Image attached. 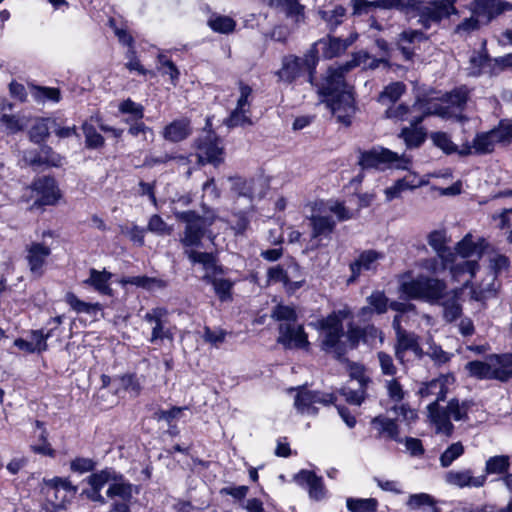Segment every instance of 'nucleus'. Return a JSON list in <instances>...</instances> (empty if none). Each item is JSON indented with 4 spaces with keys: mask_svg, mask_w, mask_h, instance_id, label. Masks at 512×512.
I'll return each mask as SVG.
<instances>
[{
    "mask_svg": "<svg viewBox=\"0 0 512 512\" xmlns=\"http://www.w3.org/2000/svg\"><path fill=\"white\" fill-rule=\"evenodd\" d=\"M366 389L364 386L353 387L349 384L343 387L340 393L349 404L361 405L366 398Z\"/></svg>",
    "mask_w": 512,
    "mask_h": 512,
    "instance_id": "3c124183",
    "label": "nucleus"
},
{
    "mask_svg": "<svg viewBox=\"0 0 512 512\" xmlns=\"http://www.w3.org/2000/svg\"><path fill=\"white\" fill-rule=\"evenodd\" d=\"M358 164L363 170H386L390 168L409 170L411 159L405 154L399 155L387 148L378 146L370 150L360 151Z\"/></svg>",
    "mask_w": 512,
    "mask_h": 512,
    "instance_id": "423d86ee",
    "label": "nucleus"
},
{
    "mask_svg": "<svg viewBox=\"0 0 512 512\" xmlns=\"http://www.w3.org/2000/svg\"><path fill=\"white\" fill-rule=\"evenodd\" d=\"M117 471L112 468H105L96 473H92L87 478L88 484L93 489H102L106 484H111L115 480Z\"/></svg>",
    "mask_w": 512,
    "mask_h": 512,
    "instance_id": "a18cd8bd",
    "label": "nucleus"
},
{
    "mask_svg": "<svg viewBox=\"0 0 512 512\" xmlns=\"http://www.w3.org/2000/svg\"><path fill=\"white\" fill-rule=\"evenodd\" d=\"M320 325L323 331L322 349L340 359L345 353L341 342L344 335L342 319L334 313L323 319Z\"/></svg>",
    "mask_w": 512,
    "mask_h": 512,
    "instance_id": "6e6552de",
    "label": "nucleus"
},
{
    "mask_svg": "<svg viewBox=\"0 0 512 512\" xmlns=\"http://www.w3.org/2000/svg\"><path fill=\"white\" fill-rule=\"evenodd\" d=\"M465 453V446L461 441L453 442L440 454L439 463L442 468L450 467Z\"/></svg>",
    "mask_w": 512,
    "mask_h": 512,
    "instance_id": "a19ab883",
    "label": "nucleus"
},
{
    "mask_svg": "<svg viewBox=\"0 0 512 512\" xmlns=\"http://www.w3.org/2000/svg\"><path fill=\"white\" fill-rule=\"evenodd\" d=\"M112 273L105 269L99 271L95 268L89 270V277L83 281V284L92 287L96 292L105 296H113L110 280Z\"/></svg>",
    "mask_w": 512,
    "mask_h": 512,
    "instance_id": "a878e982",
    "label": "nucleus"
},
{
    "mask_svg": "<svg viewBox=\"0 0 512 512\" xmlns=\"http://www.w3.org/2000/svg\"><path fill=\"white\" fill-rule=\"evenodd\" d=\"M441 300L443 318L446 322L451 323L460 318L462 307L459 303L458 290H451L450 292L445 291L444 297Z\"/></svg>",
    "mask_w": 512,
    "mask_h": 512,
    "instance_id": "2f4dec72",
    "label": "nucleus"
},
{
    "mask_svg": "<svg viewBox=\"0 0 512 512\" xmlns=\"http://www.w3.org/2000/svg\"><path fill=\"white\" fill-rule=\"evenodd\" d=\"M446 288L444 281L423 275L403 281L400 287L408 298L421 299L429 303H439Z\"/></svg>",
    "mask_w": 512,
    "mask_h": 512,
    "instance_id": "0eeeda50",
    "label": "nucleus"
},
{
    "mask_svg": "<svg viewBox=\"0 0 512 512\" xmlns=\"http://www.w3.org/2000/svg\"><path fill=\"white\" fill-rule=\"evenodd\" d=\"M231 181V193L235 198H245L251 205L253 199L256 196V184L255 179H244L241 177L230 178Z\"/></svg>",
    "mask_w": 512,
    "mask_h": 512,
    "instance_id": "72a5a7b5",
    "label": "nucleus"
},
{
    "mask_svg": "<svg viewBox=\"0 0 512 512\" xmlns=\"http://www.w3.org/2000/svg\"><path fill=\"white\" fill-rule=\"evenodd\" d=\"M346 506L350 512H376L378 501L375 498H347Z\"/></svg>",
    "mask_w": 512,
    "mask_h": 512,
    "instance_id": "c03bdc74",
    "label": "nucleus"
},
{
    "mask_svg": "<svg viewBox=\"0 0 512 512\" xmlns=\"http://www.w3.org/2000/svg\"><path fill=\"white\" fill-rule=\"evenodd\" d=\"M433 143L446 154L457 152V146L451 141L450 137L444 132H436L431 135Z\"/></svg>",
    "mask_w": 512,
    "mask_h": 512,
    "instance_id": "0e129e2a",
    "label": "nucleus"
},
{
    "mask_svg": "<svg viewBox=\"0 0 512 512\" xmlns=\"http://www.w3.org/2000/svg\"><path fill=\"white\" fill-rule=\"evenodd\" d=\"M395 356L401 364L407 361L406 353H413L416 359H421L424 356V351L420 346L419 337L412 332H399L396 336V343L394 346Z\"/></svg>",
    "mask_w": 512,
    "mask_h": 512,
    "instance_id": "a211bd4d",
    "label": "nucleus"
},
{
    "mask_svg": "<svg viewBox=\"0 0 512 512\" xmlns=\"http://www.w3.org/2000/svg\"><path fill=\"white\" fill-rule=\"evenodd\" d=\"M290 390L296 391L294 407L301 414L316 415L318 412L316 404L329 405L335 399L333 394L312 391L303 386L291 388Z\"/></svg>",
    "mask_w": 512,
    "mask_h": 512,
    "instance_id": "9d476101",
    "label": "nucleus"
},
{
    "mask_svg": "<svg viewBox=\"0 0 512 512\" xmlns=\"http://www.w3.org/2000/svg\"><path fill=\"white\" fill-rule=\"evenodd\" d=\"M119 112L131 115L130 120H141L144 117V107L131 100H123L118 106Z\"/></svg>",
    "mask_w": 512,
    "mask_h": 512,
    "instance_id": "052dcab7",
    "label": "nucleus"
},
{
    "mask_svg": "<svg viewBox=\"0 0 512 512\" xmlns=\"http://www.w3.org/2000/svg\"><path fill=\"white\" fill-rule=\"evenodd\" d=\"M414 111L417 115H413L411 123L420 124L426 116L437 115L442 118L450 116L449 107L444 105V100L438 102L435 100H418L414 103Z\"/></svg>",
    "mask_w": 512,
    "mask_h": 512,
    "instance_id": "5701e85b",
    "label": "nucleus"
},
{
    "mask_svg": "<svg viewBox=\"0 0 512 512\" xmlns=\"http://www.w3.org/2000/svg\"><path fill=\"white\" fill-rule=\"evenodd\" d=\"M491 367L492 366L489 363L480 360H474L466 363L465 370L471 377L480 380H490Z\"/></svg>",
    "mask_w": 512,
    "mask_h": 512,
    "instance_id": "09e8293b",
    "label": "nucleus"
},
{
    "mask_svg": "<svg viewBox=\"0 0 512 512\" xmlns=\"http://www.w3.org/2000/svg\"><path fill=\"white\" fill-rule=\"evenodd\" d=\"M455 2L456 0H434L421 4L418 7V22L425 29L439 24L442 19L456 12Z\"/></svg>",
    "mask_w": 512,
    "mask_h": 512,
    "instance_id": "1a4fd4ad",
    "label": "nucleus"
},
{
    "mask_svg": "<svg viewBox=\"0 0 512 512\" xmlns=\"http://www.w3.org/2000/svg\"><path fill=\"white\" fill-rule=\"evenodd\" d=\"M346 10L342 6H335L330 10L320 11L321 18L329 25L331 29L336 28L343 22Z\"/></svg>",
    "mask_w": 512,
    "mask_h": 512,
    "instance_id": "4d7b16f0",
    "label": "nucleus"
},
{
    "mask_svg": "<svg viewBox=\"0 0 512 512\" xmlns=\"http://www.w3.org/2000/svg\"><path fill=\"white\" fill-rule=\"evenodd\" d=\"M30 450L33 453L41 456H47L51 458H54L56 456L55 449H53L50 442L48 441L47 429H43V431L40 432L37 441L30 445Z\"/></svg>",
    "mask_w": 512,
    "mask_h": 512,
    "instance_id": "49530a36",
    "label": "nucleus"
},
{
    "mask_svg": "<svg viewBox=\"0 0 512 512\" xmlns=\"http://www.w3.org/2000/svg\"><path fill=\"white\" fill-rule=\"evenodd\" d=\"M64 300L76 313L96 315L102 310L101 304L82 301L72 292H67Z\"/></svg>",
    "mask_w": 512,
    "mask_h": 512,
    "instance_id": "ea45409f",
    "label": "nucleus"
},
{
    "mask_svg": "<svg viewBox=\"0 0 512 512\" xmlns=\"http://www.w3.org/2000/svg\"><path fill=\"white\" fill-rule=\"evenodd\" d=\"M120 387L131 396L137 397L142 390L140 378L135 374H125L118 378Z\"/></svg>",
    "mask_w": 512,
    "mask_h": 512,
    "instance_id": "603ef678",
    "label": "nucleus"
},
{
    "mask_svg": "<svg viewBox=\"0 0 512 512\" xmlns=\"http://www.w3.org/2000/svg\"><path fill=\"white\" fill-rule=\"evenodd\" d=\"M372 425L378 430L379 434H385L388 438L402 443L399 437V428L393 419L385 416H377L371 421Z\"/></svg>",
    "mask_w": 512,
    "mask_h": 512,
    "instance_id": "58836bf2",
    "label": "nucleus"
},
{
    "mask_svg": "<svg viewBox=\"0 0 512 512\" xmlns=\"http://www.w3.org/2000/svg\"><path fill=\"white\" fill-rule=\"evenodd\" d=\"M413 115H417V111H414V104L411 107L399 104L397 106H391L386 110L387 118L408 121L409 123H411Z\"/></svg>",
    "mask_w": 512,
    "mask_h": 512,
    "instance_id": "864d4df0",
    "label": "nucleus"
},
{
    "mask_svg": "<svg viewBox=\"0 0 512 512\" xmlns=\"http://www.w3.org/2000/svg\"><path fill=\"white\" fill-rule=\"evenodd\" d=\"M271 316L280 322L278 343L286 349H309L310 343L303 326L296 324L298 316L294 307L278 304L273 308Z\"/></svg>",
    "mask_w": 512,
    "mask_h": 512,
    "instance_id": "f03ea898",
    "label": "nucleus"
},
{
    "mask_svg": "<svg viewBox=\"0 0 512 512\" xmlns=\"http://www.w3.org/2000/svg\"><path fill=\"white\" fill-rule=\"evenodd\" d=\"M384 255L375 250H365L350 264L351 277L348 283L354 282L363 272L376 271L379 261Z\"/></svg>",
    "mask_w": 512,
    "mask_h": 512,
    "instance_id": "aec40b11",
    "label": "nucleus"
},
{
    "mask_svg": "<svg viewBox=\"0 0 512 512\" xmlns=\"http://www.w3.org/2000/svg\"><path fill=\"white\" fill-rule=\"evenodd\" d=\"M186 254L192 263L202 265L205 271L203 279L206 282L219 274H223V269L217 264L216 258L213 254L194 250L186 251Z\"/></svg>",
    "mask_w": 512,
    "mask_h": 512,
    "instance_id": "393cba45",
    "label": "nucleus"
},
{
    "mask_svg": "<svg viewBox=\"0 0 512 512\" xmlns=\"http://www.w3.org/2000/svg\"><path fill=\"white\" fill-rule=\"evenodd\" d=\"M405 90V85L401 82L391 83L380 93L378 101L384 105L396 102Z\"/></svg>",
    "mask_w": 512,
    "mask_h": 512,
    "instance_id": "de8ad7c7",
    "label": "nucleus"
},
{
    "mask_svg": "<svg viewBox=\"0 0 512 512\" xmlns=\"http://www.w3.org/2000/svg\"><path fill=\"white\" fill-rule=\"evenodd\" d=\"M208 26L214 32L229 34L235 30L236 22L229 16L213 15L208 20Z\"/></svg>",
    "mask_w": 512,
    "mask_h": 512,
    "instance_id": "37998d69",
    "label": "nucleus"
},
{
    "mask_svg": "<svg viewBox=\"0 0 512 512\" xmlns=\"http://www.w3.org/2000/svg\"><path fill=\"white\" fill-rule=\"evenodd\" d=\"M177 218L186 223L181 243L186 247H197L205 233V220L194 211H183L176 214Z\"/></svg>",
    "mask_w": 512,
    "mask_h": 512,
    "instance_id": "ddd939ff",
    "label": "nucleus"
},
{
    "mask_svg": "<svg viewBox=\"0 0 512 512\" xmlns=\"http://www.w3.org/2000/svg\"><path fill=\"white\" fill-rule=\"evenodd\" d=\"M168 311L162 307H156L144 315V320L152 325V333L149 341L155 343L158 340L173 339V334L166 325Z\"/></svg>",
    "mask_w": 512,
    "mask_h": 512,
    "instance_id": "f3484780",
    "label": "nucleus"
},
{
    "mask_svg": "<svg viewBox=\"0 0 512 512\" xmlns=\"http://www.w3.org/2000/svg\"><path fill=\"white\" fill-rule=\"evenodd\" d=\"M318 62L319 49H316V45H311L303 57L296 55L283 57L282 67L277 74L281 80L288 83L297 78L306 77L307 81L313 85Z\"/></svg>",
    "mask_w": 512,
    "mask_h": 512,
    "instance_id": "20e7f679",
    "label": "nucleus"
},
{
    "mask_svg": "<svg viewBox=\"0 0 512 512\" xmlns=\"http://www.w3.org/2000/svg\"><path fill=\"white\" fill-rule=\"evenodd\" d=\"M267 276L269 281L282 283L291 293L300 289L305 283L302 270L295 262L289 263L286 268L280 265L273 266L268 269Z\"/></svg>",
    "mask_w": 512,
    "mask_h": 512,
    "instance_id": "9b49d317",
    "label": "nucleus"
},
{
    "mask_svg": "<svg viewBox=\"0 0 512 512\" xmlns=\"http://www.w3.org/2000/svg\"><path fill=\"white\" fill-rule=\"evenodd\" d=\"M196 149L199 164L211 163L217 166L223 161V149L220 146V140L211 131L205 132L196 140Z\"/></svg>",
    "mask_w": 512,
    "mask_h": 512,
    "instance_id": "f8f14e48",
    "label": "nucleus"
},
{
    "mask_svg": "<svg viewBox=\"0 0 512 512\" xmlns=\"http://www.w3.org/2000/svg\"><path fill=\"white\" fill-rule=\"evenodd\" d=\"M353 43V39H340L336 37H329L321 39L312 45L321 46L323 57L331 59L344 53L346 49Z\"/></svg>",
    "mask_w": 512,
    "mask_h": 512,
    "instance_id": "c756f323",
    "label": "nucleus"
},
{
    "mask_svg": "<svg viewBox=\"0 0 512 512\" xmlns=\"http://www.w3.org/2000/svg\"><path fill=\"white\" fill-rule=\"evenodd\" d=\"M278 4L288 17L294 18L295 22H300L303 19L304 7L297 0H278Z\"/></svg>",
    "mask_w": 512,
    "mask_h": 512,
    "instance_id": "680f3d73",
    "label": "nucleus"
},
{
    "mask_svg": "<svg viewBox=\"0 0 512 512\" xmlns=\"http://www.w3.org/2000/svg\"><path fill=\"white\" fill-rule=\"evenodd\" d=\"M493 60L490 59L485 54H477L471 57L470 63L475 69L472 73L475 75H479L481 73H490L494 74V66L492 67Z\"/></svg>",
    "mask_w": 512,
    "mask_h": 512,
    "instance_id": "13d9d810",
    "label": "nucleus"
},
{
    "mask_svg": "<svg viewBox=\"0 0 512 512\" xmlns=\"http://www.w3.org/2000/svg\"><path fill=\"white\" fill-rule=\"evenodd\" d=\"M452 380L453 378L451 376H441L429 382L422 383L418 390V394L423 399L434 397L432 401H437L439 404L440 401H443L446 398L448 386Z\"/></svg>",
    "mask_w": 512,
    "mask_h": 512,
    "instance_id": "b1692460",
    "label": "nucleus"
},
{
    "mask_svg": "<svg viewBox=\"0 0 512 512\" xmlns=\"http://www.w3.org/2000/svg\"><path fill=\"white\" fill-rule=\"evenodd\" d=\"M428 244L435 250L442 259L443 265L447 267L455 261V253L446 246V234L443 231H433L428 236Z\"/></svg>",
    "mask_w": 512,
    "mask_h": 512,
    "instance_id": "7c9ffc66",
    "label": "nucleus"
},
{
    "mask_svg": "<svg viewBox=\"0 0 512 512\" xmlns=\"http://www.w3.org/2000/svg\"><path fill=\"white\" fill-rule=\"evenodd\" d=\"M382 63L386 64L387 61L384 58L372 57L366 51H358L352 55V58L349 61L341 65L331 66L328 70H337L342 73V77L344 78V74L355 67L374 70Z\"/></svg>",
    "mask_w": 512,
    "mask_h": 512,
    "instance_id": "412c9836",
    "label": "nucleus"
},
{
    "mask_svg": "<svg viewBox=\"0 0 512 512\" xmlns=\"http://www.w3.org/2000/svg\"><path fill=\"white\" fill-rule=\"evenodd\" d=\"M138 493V488L127 481L121 473L116 474L106 492L109 498L118 497L123 501H131L133 494Z\"/></svg>",
    "mask_w": 512,
    "mask_h": 512,
    "instance_id": "c85d7f7f",
    "label": "nucleus"
},
{
    "mask_svg": "<svg viewBox=\"0 0 512 512\" xmlns=\"http://www.w3.org/2000/svg\"><path fill=\"white\" fill-rule=\"evenodd\" d=\"M44 483L48 488L49 500L55 507L59 508H64L66 503L70 502L78 491L77 487L67 478L44 479Z\"/></svg>",
    "mask_w": 512,
    "mask_h": 512,
    "instance_id": "4468645a",
    "label": "nucleus"
},
{
    "mask_svg": "<svg viewBox=\"0 0 512 512\" xmlns=\"http://www.w3.org/2000/svg\"><path fill=\"white\" fill-rule=\"evenodd\" d=\"M33 189L40 195L38 202L41 205H52L59 198L55 180L51 177H42L35 180Z\"/></svg>",
    "mask_w": 512,
    "mask_h": 512,
    "instance_id": "cd10ccee",
    "label": "nucleus"
},
{
    "mask_svg": "<svg viewBox=\"0 0 512 512\" xmlns=\"http://www.w3.org/2000/svg\"><path fill=\"white\" fill-rule=\"evenodd\" d=\"M239 90L240 96L237 100V105L230 113L229 117L224 121L225 125L229 128L252 125L249 102V98L252 95V88L249 85L240 82Z\"/></svg>",
    "mask_w": 512,
    "mask_h": 512,
    "instance_id": "2eb2a0df",
    "label": "nucleus"
},
{
    "mask_svg": "<svg viewBox=\"0 0 512 512\" xmlns=\"http://www.w3.org/2000/svg\"><path fill=\"white\" fill-rule=\"evenodd\" d=\"M26 260L31 273L40 277L43 275L47 258L51 254V248L45 242H31L26 246Z\"/></svg>",
    "mask_w": 512,
    "mask_h": 512,
    "instance_id": "6ab92c4d",
    "label": "nucleus"
},
{
    "mask_svg": "<svg viewBox=\"0 0 512 512\" xmlns=\"http://www.w3.org/2000/svg\"><path fill=\"white\" fill-rule=\"evenodd\" d=\"M323 213H332L337 217L338 221H346L352 218V212L348 210L342 202L328 201L323 204Z\"/></svg>",
    "mask_w": 512,
    "mask_h": 512,
    "instance_id": "6e6d98bb",
    "label": "nucleus"
},
{
    "mask_svg": "<svg viewBox=\"0 0 512 512\" xmlns=\"http://www.w3.org/2000/svg\"><path fill=\"white\" fill-rule=\"evenodd\" d=\"M310 223L312 227V238L319 240L330 238L336 226V222L333 218L323 213L322 209H319V213L311 216Z\"/></svg>",
    "mask_w": 512,
    "mask_h": 512,
    "instance_id": "bb28decb",
    "label": "nucleus"
},
{
    "mask_svg": "<svg viewBox=\"0 0 512 512\" xmlns=\"http://www.w3.org/2000/svg\"><path fill=\"white\" fill-rule=\"evenodd\" d=\"M510 266L509 258L500 253H495L489 258V267L494 273L493 280L502 272L507 271Z\"/></svg>",
    "mask_w": 512,
    "mask_h": 512,
    "instance_id": "69168bd1",
    "label": "nucleus"
},
{
    "mask_svg": "<svg viewBox=\"0 0 512 512\" xmlns=\"http://www.w3.org/2000/svg\"><path fill=\"white\" fill-rule=\"evenodd\" d=\"M316 86L318 93L324 97L323 101L338 122L350 125L356 108L353 95L347 89L342 73L337 70H327Z\"/></svg>",
    "mask_w": 512,
    "mask_h": 512,
    "instance_id": "f257e3e1",
    "label": "nucleus"
},
{
    "mask_svg": "<svg viewBox=\"0 0 512 512\" xmlns=\"http://www.w3.org/2000/svg\"><path fill=\"white\" fill-rule=\"evenodd\" d=\"M399 137L404 141L408 149L420 147L426 139V131L419 124L410 123V127L401 130Z\"/></svg>",
    "mask_w": 512,
    "mask_h": 512,
    "instance_id": "4c0bfd02",
    "label": "nucleus"
},
{
    "mask_svg": "<svg viewBox=\"0 0 512 512\" xmlns=\"http://www.w3.org/2000/svg\"><path fill=\"white\" fill-rule=\"evenodd\" d=\"M94 122L90 119L83 123L82 130L85 137V145L90 149H97L104 145L103 136L97 132Z\"/></svg>",
    "mask_w": 512,
    "mask_h": 512,
    "instance_id": "79ce46f5",
    "label": "nucleus"
},
{
    "mask_svg": "<svg viewBox=\"0 0 512 512\" xmlns=\"http://www.w3.org/2000/svg\"><path fill=\"white\" fill-rule=\"evenodd\" d=\"M468 89L465 86L455 88L450 93L445 95L444 103L445 106L462 108L468 99Z\"/></svg>",
    "mask_w": 512,
    "mask_h": 512,
    "instance_id": "5fc2aeb1",
    "label": "nucleus"
},
{
    "mask_svg": "<svg viewBox=\"0 0 512 512\" xmlns=\"http://www.w3.org/2000/svg\"><path fill=\"white\" fill-rule=\"evenodd\" d=\"M147 230L158 236L170 235L172 232V228L157 214L150 217Z\"/></svg>",
    "mask_w": 512,
    "mask_h": 512,
    "instance_id": "e2e57ef3",
    "label": "nucleus"
},
{
    "mask_svg": "<svg viewBox=\"0 0 512 512\" xmlns=\"http://www.w3.org/2000/svg\"><path fill=\"white\" fill-rule=\"evenodd\" d=\"M499 143L497 132L493 129L477 133L472 141L475 154L485 155L494 151L495 145Z\"/></svg>",
    "mask_w": 512,
    "mask_h": 512,
    "instance_id": "f704fd0d",
    "label": "nucleus"
},
{
    "mask_svg": "<svg viewBox=\"0 0 512 512\" xmlns=\"http://www.w3.org/2000/svg\"><path fill=\"white\" fill-rule=\"evenodd\" d=\"M487 243L484 238H479L476 242L473 241V236L468 233L456 245V252L462 257V260L451 263L450 271L455 279H459L462 275L468 274L469 278L465 280L464 284L467 285L470 280L475 276L479 270V263L477 260H467L466 258L476 255L480 258Z\"/></svg>",
    "mask_w": 512,
    "mask_h": 512,
    "instance_id": "39448f33",
    "label": "nucleus"
},
{
    "mask_svg": "<svg viewBox=\"0 0 512 512\" xmlns=\"http://www.w3.org/2000/svg\"><path fill=\"white\" fill-rule=\"evenodd\" d=\"M494 130L497 132L499 143L508 144L512 142V120H501Z\"/></svg>",
    "mask_w": 512,
    "mask_h": 512,
    "instance_id": "774afa93",
    "label": "nucleus"
},
{
    "mask_svg": "<svg viewBox=\"0 0 512 512\" xmlns=\"http://www.w3.org/2000/svg\"><path fill=\"white\" fill-rule=\"evenodd\" d=\"M190 134V121L186 118L174 120L163 130L164 139L173 143L183 141Z\"/></svg>",
    "mask_w": 512,
    "mask_h": 512,
    "instance_id": "473e14b6",
    "label": "nucleus"
},
{
    "mask_svg": "<svg viewBox=\"0 0 512 512\" xmlns=\"http://www.w3.org/2000/svg\"><path fill=\"white\" fill-rule=\"evenodd\" d=\"M207 282L213 285L214 291L221 301H226L230 299L231 290L233 287L232 281L224 278H218L217 276H215L212 279L208 280Z\"/></svg>",
    "mask_w": 512,
    "mask_h": 512,
    "instance_id": "bf43d9fd",
    "label": "nucleus"
},
{
    "mask_svg": "<svg viewBox=\"0 0 512 512\" xmlns=\"http://www.w3.org/2000/svg\"><path fill=\"white\" fill-rule=\"evenodd\" d=\"M444 482L452 487L464 488H482L486 484L485 475H475L471 468L451 469L443 476Z\"/></svg>",
    "mask_w": 512,
    "mask_h": 512,
    "instance_id": "dca6fc26",
    "label": "nucleus"
},
{
    "mask_svg": "<svg viewBox=\"0 0 512 512\" xmlns=\"http://www.w3.org/2000/svg\"><path fill=\"white\" fill-rule=\"evenodd\" d=\"M511 465L512 457L509 455L491 456L485 461L484 470L481 475H485L486 478L494 474L503 476L509 473Z\"/></svg>",
    "mask_w": 512,
    "mask_h": 512,
    "instance_id": "c9c22d12",
    "label": "nucleus"
},
{
    "mask_svg": "<svg viewBox=\"0 0 512 512\" xmlns=\"http://www.w3.org/2000/svg\"><path fill=\"white\" fill-rule=\"evenodd\" d=\"M0 122L6 126L10 133H17L22 131L27 125V122L24 118L8 114H3L0 118Z\"/></svg>",
    "mask_w": 512,
    "mask_h": 512,
    "instance_id": "338daca9",
    "label": "nucleus"
},
{
    "mask_svg": "<svg viewBox=\"0 0 512 512\" xmlns=\"http://www.w3.org/2000/svg\"><path fill=\"white\" fill-rule=\"evenodd\" d=\"M367 302L369 303V307H364L361 309V314L365 315L370 308H372L378 314H382L386 312L388 306V299L383 292L375 291L368 298Z\"/></svg>",
    "mask_w": 512,
    "mask_h": 512,
    "instance_id": "8fccbe9b",
    "label": "nucleus"
},
{
    "mask_svg": "<svg viewBox=\"0 0 512 512\" xmlns=\"http://www.w3.org/2000/svg\"><path fill=\"white\" fill-rule=\"evenodd\" d=\"M424 39V34L418 30L403 31L399 35L398 48L406 60H411L415 53V43Z\"/></svg>",
    "mask_w": 512,
    "mask_h": 512,
    "instance_id": "e433bc0d",
    "label": "nucleus"
},
{
    "mask_svg": "<svg viewBox=\"0 0 512 512\" xmlns=\"http://www.w3.org/2000/svg\"><path fill=\"white\" fill-rule=\"evenodd\" d=\"M470 402L458 399H451L446 407L440 406L437 401H431L427 405L428 417L435 427L438 434L451 436L454 431V425L451 420L463 421L467 419Z\"/></svg>",
    "mask_w": 512,
    "mask_h": 512,
    "instance_id": "7ed1b4c3",
    "label": "nucleus"
},
{
    "mask_svg": "<svg viewBox=\"0 0 512 512\" xmlns=\"http://www.w3.org/2000/svg\"><path fill=\"white\" fill-rule=\"evenodd\" d=\"M295 482L307 489L312 500L320 501L325 497L326 490L322 477L309 470H301L294 476Z\"/></svg>",
    "mask_w": 512,
    "mask_h": 512,
    "instance_id": "4be33fe9",
    "label": "nucleus"
}]
</instances>
